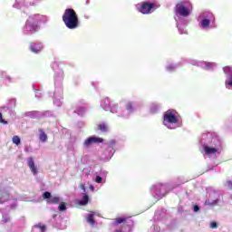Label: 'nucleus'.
Masks as SVG:
<instances>
[{
  "mask_svg": "<svg viewBox=\"0 0 232 232\" xmlns=\"http://www.w3.org/2000/svg\"><path fill=\"white\" fill-rule=\"evenodd\" d=\"M198 21H200L201 28L207 29L209 28L211 23H215V16L212 13L205 12L199 15Z\"/></svg>",
  "mask_w": 232,
  "mask_h": 232,
  "instance_id": "39448f33",
  "label": "nucleus"
},
{
  "mask_svg": "<svg viewBox=\"0 0 232 232\" xmlns=\"http://www.w3.org/2000/svg\"><path fill=\"white\" fill-rule=\"evenodd\" d=\"M54 104H55V106H61V104H63V102H61V100H54Z\"/></svg>",
  "mask_w": 232,
  "mask_h": 232,
  "instance_id": "473e14b6",
  "label": "nucleus"
},
{
  "mask_svg": "<svg viewBox=\"0 0 232 232\" xmlns=\"http://www.w3.org/2000/svg\"><path fill=\"white\" fill-rule=\"evenodd\" d=\"M29 115H31L32 117H37V115H39V112L38 111H31L29 112Z\"/></svg>",
  "mask_w": 232,
  "mask_h": 232,
  "instance_id": "2f4dec72",
  "label": "nucleus"
},
{
  "mask_svg": "<svg viewBox=\"0 0 232 232\" xmlns=\"http://www.w3.org/2000/svg\"><path fill=\"white\" fill-rule=\"evenodd\" d=\"M83 111H85V109L84 108H81L78 111H77V113H78V115H82V112Z\"/></svg>",
  "mask_w": 232,
  "mask_h": 232,
  "instance_id": "58836bf2",
  "label": "nucleus"
},
{
  "mask_svg": "<svg viewBox=\"0 0 232 232\" xmlns=\"http://www.w3.org/2000/svg\"><path fill=\"white\" fill-rule=\"evenodd\" d=\"M220 200V194L217 191H211L208 200H206V206H217Z\"/></svg>",
  "mask_w": 232,
  "mask_h": 232,
  "instance_id": "423d86ee",
  "label": "nucleus"
},
{
  "mask_svg": "<svg viewBox=\"0 0 232 232\" xmlns=\"http://www.w3.org/2000/svg\"><path fill=\"white\" fill-rule=\"evenodd\" d=\"M200 208H198V205H196L195 207H194V211H195V213H197V211H198Z\"/></svg>",
  "mask_w": 232,
  "mask_h": 232,
  "instance_id": "a19ab883",
  "label": "nucleus"
},
{
  "mask_svg": "<svg viewBox=\"0 0 232 232\" xmlns=\"http://www.w3.org/2000/svg\"><path fill=\"white\" fill-rule=\"evenodd\" d=\"M24 5V0H16V5H14V8H21Z\"/></svg>",
  "mask_w": 232,
  "mask_h": 232,
  "instance_id": "b1692460",
  "label": "nucleus"
},
{
  "mask_svg": "<svg viewBox=\"0 0 232 232\" xmlns=\"http://www.w3.org/2000/svg\"><path fill=\"white\" fill-rule=\"evenodd\" d=\"M27 166L33 175H37L38 170H37V166H35V161H34V158H28L27 159Z\"/></svg>",
  "mask_w": 232,
  "mask_h": 232,
  "instance_id": "f8f14e48",
  "label": "nucleus"
},
{
  "mask_svg": "<svg viewBox=\"0 0 232 232\" xmlns=\"http://www.w3.org/2000/svg\"><path fill=\"white\" fill-rule=\"evenodd\" d=\"M11 104H14V106H15V100L14 99L11 100Z\"/></svg>",
  "mask_w": 232,
  "mask_h": 232,
  "instance_id": "49530a36",
  "label": "nucleus"
},
{
  "mask_svg": "<svg viewBox=\"0 0 232 232\" xmlns=\"http://www.w3.org/2000/svg\"><path fill=\"white\" fill-rule=\"evenodd\" d=\"M102 140H103L102 138L92 136L84 140L83 147L90 148V147L93 146V144H100V142H102Z\"/></svg>",
  "mask_w": 232,
  "mask_h": 232,
  "instance_id": "1a4fd4ad",
  "label": "nucleus"
},
{
  "mask_svg": "<svg viewBox=\"0 0 232 232\" xmlns=\"http://www.w3.org/2000/svg\"><path fill=\"white\" fill-rule=\"evenodd\" d=\"M44 17L41 14H34L29 16L24 30L27 32H35L39 28V23H41Z\"/></svg>",
  "mask_w": 232,
  "mask_h": 232,
  "instance_id": "7ed1b4c3",
  "label": "nucleus"
},
{
  "mask_svg": "<svg viewBox=\"0 0 232 232\" xmlns=\"http://www.w3.org/2000/svg\"><path fill=\"white\" fill-rule=\"evenodd\" d=\"M90 189H91V191H95V188L93 187V185L90 186Z\"/></svg>",
  "mask_w": 232,
  "mask_h": 232,
  "instance_id": "37998d69",
  "label": "nucleus"
},
{
  "mask_svg": "<svg viewBox=\"0 0 232 232\" xmlns=\"http://www.w3.org/2000/svg\"><path fill=\"white\" fill-rule=\"evenodd\" d=\"M8 197H10V194H8V192H4L0 198L1 202H5V200H8Z\"/></svg>",
  "mask_w": 232,
  "mask_h": 232,
  "instance_id": "4be33fe9",
  "label": "nucleus"
},
{
  "mask_svg": "<svg viewBox=\"0 0 232 232\" xmlns=\"http://www.w3.org/2000/svg\"><path fill=\"white\" fill-rule=\"evenodd\" d=\"M205 155L213 157V155H220V147H209L208 145L203 146Z\"/></svg>",
  "mask_w": 232,
  "mask_h": 232,
  "instance_id": "6e6552de",
  "label": "nucleus"
},
{
  "mask_svg": "<svg viewBox=\"0 0 232 232\" xmlns=\"http://www.w3.org/2000/svg\"><path fill=\"white\" fill-rule=\"evenodd\" d=\"M60 79H63V74H61Z\"/></svg>",
  "mask_w": 232,
  "mask_h": 232,
  "instance_id": "de8ad7c7",
  "label": "nucleus"
},
{
  "mask_svg": "<svg viewBox=\"0 0 232 232\" xmlns=\"http://www.w3.org/2000/svg\"><path fill=\"white\" fill-rule=\"evenodd\" d=\"M39 1H41V0H34L31 5H37V3H39Z\"/></svg>",
  "mask_w": 232,
  "mask_h": 232,
  "instance_id": "79ce46f5",
  "label": "nucleus"
},
{
  "mask_svg": "<svg viewBox=\"0 0 232 232\" xmlns=\"http://www.w3.org/2000/svg\"><path fill=\"white\" fill-rule=\"evenodd\" d=\"M30 49L34 53H39L43 50V44H31Z\"/></svg>",
  "mask_w": 232,
  "mask_h": 232,
  "instance_id": "2eb2a0df",
  "label": "nucleus"
},
{
  "mask_svg": "<svg viewBox=\"0 0 232 232\" xmlns=\"http://www.w3.org/2000/svg\"><path fill=\"white\" fill-rule=\"evenodd\" d=\"M3 222H10V218L9 217H3Z\"/></svg>",
  "mask_w": 232,
  "mask_h": 232,
  "instance_id": "4c0bfd02",
  "label": "nucleus"
},
{
  "mask_svg": "<svg viewBox=\"0 0 232 232\" xmlns=\"http://www.w3.org/2000/svg\"><path fill=\"white\" fill-rule=\"evenodd\" d=\"M63 21L70 30H74V28L79 26V18L77 17V13H75L73 9L65 10L63 15Z\"/></svg>",
  "mask_w": 232,
  "mask_h": 232,
  "instance_id": "f257e3e1",
  "label": "nucleus"
},
{
  "mask_svg": "<svg viewBox=\"0 0 232 232\" xmlns=\"http://www.w3.org/2000/svg\"><path fill=\"white\" fill-rule=\"evenodd\" d=\"M137 10L141 14H150L153 10V5L149 3H144L142 5H137Z\"/></svg>",
  "mask_w": 232,
  "mask_h": 232,
  "instance_id": "9b49d317",
  "label": "nucleus"
},
{
  "mask_svg": "<svg viewBox=\"0 0 232 232\" xmlns=\"http://www.w3.org/2000/svg\"><path fill=\"white\" fill-rule=\"evenodd\" d=\"M0 122H4V124H6V121L3 120V114L0 112Z\"/></svg>",
  "mask_w": 232,
  "mask_h": 232,
  "instance_id": "ea45409f",
  "label": "nucleus"
},
{
  "mask_svg": "<svg viewBox=\"0 0 232 232\" xmlns=\"http://www.w3.org/2000/svg\"><path fill=\"white\" fill-rule=\"evenodd\" d=\"M46 231V227L44 226L36 225L33 227L32 232H44Z\"/></svg>",
  "mask_w": 232,
  "mask_h": 232,
  "instance_id": "dca6fc26",
  "label": "nucleus"
},
{
  "mask_svg": "<svg viewBox=\"0 0 232 232\" xmlns=\"http://www.w3.org/2000/svg\"><path fill=\"white\" fill-rule=\"evenodd\" d=\"M179 122V118L177 117V111H167L164 114L163 118V124L169 130H175V128H178L179 125L177 123Z\"/></svg>",
  "mask_w": 232,
  "mask_h": 232,
  "instance_id": "f03ea898",
  "label": "nucleus"
},
{
  "mask_svg": "<svg viewBox=\"0 0 232 232\" xmlns=\"http://www.w3.org/2000/svg\"><path fill=\"white\" fill-rule=\"evenodd\" d=\"M178 29L179 34H188V30H186L185 26L183 24H178Z\"/></svg>",
  "mask_w": 232,
  "mask_h": 232,
  "instance_id": "aec40b11",
  "label": "nucleus"
},
{
  "mask_svg": "<svg viewBox=\"0 0 232 232\" xmlns=\"http://www.w3.org/2000/svg\"><path fill=\"white\" fill-rule=\"evenodd\" d=\"M94 181L97 183V184H101L102 182V178L101 176H96Z\"/></svg>",
  "mask_w": 232,
  "mask_h": 232,
  "instance_id": "c85d7f7f",
  "label": "nucleus"
},
{
  "mask_svg": "<svg viewBox=\"0 0 232 232\" xmlns=\"http://www.w3.org/2000/svg\"><path fill=\"white\" fill-rule=\"evenodd\" d=\"M122 222H126V218H119L116 219L114 226H117L119 224H122Z\"/></svg>",
  "mask_w": 232,
  "mask_h": 232,
  "instance_id": "bb28decb",
  "label": "nucleus"
},
{
  "mask_svg": "<svg viewBox=\"0 0 232 232\" xmlns=\"http://www.w3.org/2000/svg\"><path fill=\"white\" fill-rule=\"evenodd\" d=\"M51 197H52V194L50 192L44 193V198H48V200H49V198H51Z\"/></svg>",
  "mask_w": 232,
  "mask_h": 232,
  "instance_id": "7c9ffc66",
  "label": "nucleus"
},
{
  "mask_svg": "<svg viewBox=\"0 0 232 232\" xmlns=\"http://www.w3.org/2000/svg\"><path fill=\"white\" fill-rule=\"evenodd\" d=\"M210 227H211L212 229H217V227H218L217 222H211V223H210Z\"/></svg>",
  "mask_w": 232,
  "mask_h": 232,
  "instance_id": "72a5a7b5",
  "label": "nucleus"
},
{
  "mask_svg": "<svg viewBox=\"0 0 232 232\" xmlns=\"http://www.w3.org/2000/svg\"><path fill=\"white\" fill-rule=\"evenodd\" d=\"M157 105H153V107H151V109H150V111L152 112V113H155V111H157Z\"/></svg>",
  "mask_w": 232,
  "mask_h": 232,
  "instance_id": "c9c22d12",
  "label": "nucleus"
},
{
  "mask_svg": "<svg viewBox=\"0 0 232 232\" xmlns=\"http://www.w3.org/2000/svg\"><path fill=\"white\" fill-rule=\"evenodd\" d=\"M102 108H103L105 111H111V113H119V111H117V105H111L110 99H107L102 102Z\"/></svg>",
  "mask_w": 232,
  "mask_h": 232,
  "instance_id": "0eeeda50",
  "label": "nucleus"
},
{
  "mask_svg": "<svg viewBox=\"0 0 232 232\" xmlns=\"http://www.w3.org/2000/svg\"><path fill=\"white\" fill-rule=\"evenodd\" d=\"M191 10H193V6L188 1L180 2L175 7L176 15H181V17H188L191 14Z\"/></svg>",
  "mask_w": 232,
  "mask_h": 232,
  "instance_id": "20e7f679",
  "label": "nucleus"
},
{
  "mask_svg": "<svg viewBox=\"0 0 232 232\" xmlns=\"http://www.w3.org/2000/svg\"><path fill=\"white\" fill-rule=\"evenodd\" d=\"M13 143L16 144V146H19L21 144V138H19V136H14Z\"/></svg>",
  "mask_w": 232,
  "mask_h": 232,
  "instance_id": "412c9836",
  "label": "nucleus"
},
{
  "mask_svg": "<svg viewBox=\"0 0 232 232\" xmlns=\"http://www.w3.org/2000/svg\"><path fill=\"white\" fill-rule=\"evenodd\" d=\"M120 117H128V113L120 114Z\"/></svg>",
  "mask_w": 232,
  "mask_h": 232,
  "instance_id": "c03bdc74",
  "label": "nucleus"
},
{
  "mask_svg": "<svg viewBox=\"0 0 232 232\" xmlns=\"http://www.w3.org/2000/svg\"><path fill=\"white\" fill-rule=\"evenodd\" d=\"M40 140L42 142H46V140H48V135H46L43 130H40Z\"/></svg>",
  "mask_w": 232,
  "mask_h": 232,
  "instance_id": "6ab92c4d",
  "label": "nucleus"
},
{
  "mask_svg": "<svg viewBox=\"0 0 232 232\" xmlns=\"http://www.w3.org/2000/svg\"><path fill=\"white\" fill-rule=\"evenodd\" d=\"M223 71H224L225 73H229V72H231V68H229V67H224V68H223Z\"/></svg>",
  "mask_w": 232,
  "mask_h": 232,
  "instance_id": "f704fd0d",
  "label": "nucleus"
},
{
  "mask_svg": "<svg viewBox=\"0 0 232 232\" xmlns=\"http://www.w3.org/2000/svg\"><path fill=\"white\" fill-rule=\"evenodd\" d=\"M88 200H90L88 195H83L82 199L79 201L80 206H86V204H88Z\"/></svg>",
  "mask_w": 232,
  "mask_h": 232,
  "instance_id": "a211bd4d",
  "label": "nucleus"
},
{
  "mask_svg": "<svg viewBox=\"0 0 232 232\" xmlns=\"http://www.w3.org/2000/svg\"><path fill=\"white\" fill-rule=\"evenodd\" d=\"M99 216V213L97 212H91L85 216L87 224H90V226H95V218L93 217Z\"/></svg>",
  "mask_w": 232,
  "mask_h": 232,
  "instance_id": "4468645a",
  "label": "nucleus"
},
{
  "mask_svg": "<svg viewBox=\"0 0 232 232\" xmlns=\"http://www.w3.org/2000/svg\"><path fill=\"white\" fill-rule=\"evenodd\" d=\"M59 210H60V211H66V203L62 202V203L59 205Z\"/></svg>",
  "mask_w": 232,
  "mask_h": 232,
  "instance_id": "cd10ccee",
  "label": "nucleus"
},
{
  "mask_svg": "<svg viewBox=\"0 0 232 232\" xmlns=\"http://www.w3.org/2000/svg\"><path fill=\"white\" fill-rule=\"evenodd\" d=\"M126 110H127L128 113H131V111H133V105L131 104V102L127 103Z\"/></svg>",
  "mask_w": 232,
  "mask_h": 232,
  "instance_id": "393cba45",
  "label": "nucleus"
},
{
  "mask_svg": "<svg viewBox=\"0 0 232 232\" xmlns=\"http://www.w3.org/2000/svg\"><path fill=\"white\" fill-rule=\"evenodd\" d=\"M226 186H227V188H228V189H232V182L231 181H227Z\"/></svg>",
  "mask_w": 232,
  "mask_h": 232,
  "instance_id": "e433bc0d",
  "label": "nucleus"
},
{
  "mask_svg": "<svg viewBox=\"0 0 232 232\" xmlns=\"http://www.w3.org/2000/svg\"><path fill=\"white\" fill-rule=\"evenodd\" d=\"M98 129L101 130V131H108V126L104 123L100 124L98 126Z\"/></svg>",
  "mask_w": 232,
  "mask_h": 232,
  "instance_id": "a878e982",
  "label": "nucleus"
},
{
  "mask_svg": "<svg viewBox=\"0 0 232 232\" xmlns=\"http://www.w3.org/2000/svg\"><path fill=\"white\" fill-rule=\"evenodd\" d=\"M193 64H198V66H201V68H205V70H211L217 66L215 63H208V62H194Z\"/></svg>",
  "mask_w": 232,
  "mask_h": 232,
  "instance_id": "ddd939ff",
  "label": "nucleus"
},
{
  "mask_svg": "<svg viewBox=\"0 0 232 232\" xmlns=\"http://www.w3.org/2000/svg\"><path fill=\"white\" fill-rule=\"evenodd\" d=\"M226 88H227L228 90H231L230 86H232V74L230 76V80H226Z\"/></svg>",
  "mask_w": 232,
  "mask_h": 232,
  "instance_id": "5701e85b",
  "label": "nucleus"
},
{
  "mask_svg": "<svg viewBox=\"0 0 232 232\" xmlns=\"http://www.w3.org/2000/svg\"><path fill=\"white\" fill-rule=\"evenodd\" d=\"M48 204H59L61 202V198L59 197H53L49 199H47Z\"/></svg>",
  "mask_w": 232,
  "mask_h": 232,
  "instance_id": "f3484780",
  "label": "nucleus"
},
{
  "mask_svg": "<svg viewBox=\"0 0 232 232\" xmlns=\"http://www.w3.org/2000/svg\"><path fill=\"white\" fill-rule=\"evenodd\" d=\"M169 188V185H162L160 183L154 187V189L158 197H165Z\"/></svg>",
  "mask_w": 232,
  "mask_h": 232,
  "instance_id": "9d476101",
  "label": "nucleus"
},
{
  "mask_svg": "<svg viewBox=\"0 0 232 232\" xmlns=\"http://www.w3.org/2000/svg\"><path fill=\"white\" fill-rule=\"evenodd\" d=\"M175 68H177V66H175V65H169V66H167L168 72H173V70H175Z\"/></svg>",
  "mask_w": 232,
  "mask_h": 232,
  "instance_id": "c756f323",
  "label": "nucleus"
},
{
  "mask_svg": "<svg viewBox=\"0 0 232 232\" xmlns=\"http://www.w3.org/2000/svg\"><path fill=\"white\" fill-rule=\"evenodd\" d=\"M81 188H82L83 191H86V187H84V185H81Z\"/></svg>",
  "mask_w": 232,
  "mask_h": 232,
  "instance_id": "a18cd8bd",
  "label": "nucleus"
}]
</instances>
